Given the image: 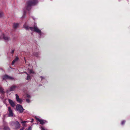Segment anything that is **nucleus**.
I'll list each match as a JSON object with an SVG mask.
<instances>
[{
  "instance_id": "f257e3e1",
  "label": "nucleus",
  "mask_w": 130,
  "mask_h": 130,
  "mask_svg": "<svg viewBox=\"0 0 130 130\" xmlns=\"http://www.w3.org/2000/svg\"><path fill=\"white\" fill-rule=\"evenodd\" d=\"M38 3V2L37 1L35 0L29 1L27 4V9L28 10H29L31 8V6L35 5Z\"/></svg>"
},
{
  "instance_id": "f03ea898",
  "label": "nucleus",
  "mask_w": 130,
  "mask_h": 130,
  "mask_svg": "<svg viewBox=\"0 0 130 130\" xmlns=\"http://www.w3.org/2000/svg\"><path fill=\"white\" fill-rule=\"evenodd\" d=\"M10 124L14 126L16 128H19L20 126V124L19 122L17 121L12 122L10 123Z\"/></svg>"
},
{
  "instance_id": "7ed1b4c3",
  "label": "nucleus",
  "mask_w": 130,
  "mask_h": 130,
  "mask_svg": "<svg viewBox=\"0 0 130 130\" xmlns=\"http://www.w3.org/2000/svg\"><path fill=\"white\" fill-rule=\"evenodd\" d=\"M31 31H33L34 30L35 31L37 32L40 35H41V30L37 26H34V28L32 27H29Z\"/></svg>"
},
{
  "instance_id": "20e7f679",
  "label": "nucleus",
  "mask_w": 130,
  "mask_h": 130,
  "mask_svg": "<svg viewBox=\"0 0 130 130\" xmlns=\"http://www.w3.org/2000/svg\"><path fill=\"white\" fill-rule=\"evenodd\" d=\"M16 109L20 113H22L23 112L24 109L21 105H17L16 106Z\"/></svg>"
},
{
  "instance_id": "39448f33",
  "label": "nucleus",
  "mask_w": 130,
  "mask_h": 130,
  "mask_svg": "<svg viewBox=\"0 0 130 130\" xmlns=\"http://www.w3.org/2000/svg\"><path fill=\"white\" fill-rule=\"evenodd\" d=\"M8 116L9 117H13V111L11 109L10 107H8Z\"/></svg>"
},
{
  "instance_id": "423d86ee",
  "label": "nucleus",
  "mask_w": 130,
  "mask_h": 130,
  "mask_svg": "<svg viewBox=\"0 0 130 130\" xmlns=\"http://www.w3.org/2000/svg\"><path fill=\"white\" fill-rule=\"evenodd\" d=\"M1 37L6 41H8L10 40V38L9 37L4 34L2 35Z\"/></svg>"
},
{
  "instance_id": "0eeeda50",
  "label": "nucleus",
  "mask_w": 130,
  "mask_h": 130,
  "mask_svg": "<svg viewBox=\"0 0 130 130\" xmlns=\"http://www.w3.org/2000/svg\"><path fill=\"white\" fill-rule=\"evenodd\" d=\"M36 120L40 122V123L41 124H43L46 122V121L41 119H40L36 117Z\"/></svg>"
},
{
  "instance_id": "6e6552de",
  "label": "nucleus",
  "mask_w": 130,
  "mask_h": 130,
  "mask_svg": "<svg viewBox=\"0 0 130 130\" xmlns=\"http://www.w3.org/2000/svg\"><path fill=\"white\" fill-rule=\"evenodd\" d=\"M3 79H10V80H12L13 79V78L11 77L10 76L8 75H6L4 76L3 77Z\"/></svg>"
},
{
  "instance_id": "1a4fd4ad",
  "label": "nucleus",
  "mask_w": 130,
  "mask_h": 130,
  "mask_svg": "<svg viewBox=\"0 0 130 130\" xmlns=\"http://www.w3.org/2000/svg\"><path fill=\"white\" fill-rule=\"evenodd\" d=\"M15 96L17 101L19 103H21L23 101L22 100L19 98V96L17 94H15Z\"/></svg>"
},
{
  "instance_id": "9d476101",
  "label": "nucleus",
  "mask_w": 130,
  "mask_h": 130,
  "mask_svg": "<svg viewBox=\"0 0 130 130\" xmlns=\"http://www.w3.org/2000/svg\"><path fill=\"white\" fill-rule=\"evenodd\" d=\"M17 87V86H13L11 87L9 89V90L7 91V92L11 91L14 90Z\"/></svg>"
},
{
  "instance_id": "9b49d317",
  "label": "nucleus",
  "mask_w": 130,
  "mask_h": 130,
  "mask_svg": "<svg viewBox=\"0 0 130 130\" xmlns=\"http://www.w3.org/2000/svg\"><path fill=\"white\" fill-rule=\"evenodd\" d=\"M8 101L11 106L12 107H13L15 106V104L12 100L10 99H9Z\"/></svg>"
},
{
  "instance_id": "f8f14e48",
  "label": "nucleus",
  "mask_w": 130,
  "mask_h": 130,
  "mask_svg": "<svg viewBox=\"0 0 130 130\" xmlns=\"http://www.w3.org/2000/svg\"><path fill=\"white\" fill-rule=\"evenodd\" d=\"M18 58L17 57H16L15 58V59H14L12 61L11 63L12 65H13L15 62L17 61H18Z\"/></svg>"
},
{
  "instance_id": "ddd939ff",
  "label": "nucleus",
  "mask_w": 130,
  "mask_h": 130,
  "mask_svg": "<svg viewBox=\"0 0 130 130\" xmlns=\"http://www.w3.org/2000/svg\"><path fill=\"white\" fill-rule=\"evenodd\" d=\"M19 26V24L17 23H14L13 24V28H17Z\"/></svg>"
},
{
  "instance_id": "4468645a",
  "label": "nucleus",
  "mask_w": 130,
  "mask_h": 130,
  "mask_svg": "<svg viewBox=\"0 0 130 130\" xmlns=\"http://www.w3.org/2000/svg\"><path fill=\"white\" fill-rule=\"evenodd\" d=\"M28 122L27 121H22L21 123L22 124L23 126L26 127V125L25 123L26 122Z\"/></svg>"
},
{
  "instance_id": "2eb2a0df",
  "label": "nucleus",
  "mask_w": 130,
  "mask_h": 130,
  "mask_svg": "<svg viewBox=\"0 0 130 130\" xmlns=\"http://www.w3.org/2000/svg\"><path fill=\"white\" fill-rule=\"evenodd\" d=\"M0 92L2 93H4V90L1 87H0Z\"/></svg>"
},
{
  "instance_id": "dca6fc26",
  "label": "nucleus",
  "mask_w": 130,
  "mask_h": 130,
  "mask_svg": "<svg viewBox=\"0 0 130 130\" xmlns=\"http://www.w3.org/2000/svg\"><path fill=\"white\" fill-rule=\"evenodd\" d=\"M30 76L28 75H27V79L28 80L30 79Z\"/></svg>"
},
{
  "instance_id": "f3484780",
  "label": "nucleus",
  "mask_w": 130,
  "mask_h": 130,
  "mask_svg": "<svg viewBox=\"0 0 130 130\" xmlns=\"http://www.w3.org/2000/svg\"><path fill=\"white\" fill-rule=\"evenodd\" d=\"M24 27L26 30H28L29 29V27L28 26L24 25Z\"/></svg>"
},
{
  "instance_id": "a211bd4d",
  "label": "nucleus",
  "mask_w": 130,
  "mask_h": 130,
  "mask_svg": "<svg viewBox=\"0 0 130 130\" xmlns=\"http://www.w3.org/2000/svg\"><path fill=\"white\" fill-rule=\"evenodd\" d=\"M29 73L30 74L31 73H32V74L34 73V72L32 70H30Z\"/></svg>"
},
{
  "instance_id": "6ab92c4d",
  "label": "nucleus",
  "mask_w": 130,
  "mask_h": 130,
  "mask_svg": "<svg viewBox=\"0 0 130 130\" xmlns=\"http://www.w3.org/2000/svg\"><path fill=\"white\" fill-rule=\"evenodd\" d=\"M3 15V14L2 12H0V17H2Z\"/></svg>"
},
{
  "instance_id": "aec40b11",
  "label": "nucleus",
  "mask_w": 130,
  "mask_h": 130,
  "mask_svg": "<svg viewBox=\"0 0 130 130\" xmlns=\"http://www.w3.org/2000/svg\"><path fill=\"white\" fill-rule=\"evenodd\" d=\"M125 122V121L124 120H123L122 121L121 123V124L122 125Z\"/></svg>"
},
{
  "instance_id": "412c9836",
  "label": "nucleus",
  "mask_w": 130,
  "mask_h": 130,
  "mask_svg": "<svg viewBox=\"0 0 130 130\" xmlns=\"http://www.w3.org/2000/svg\"><path fill=\"white\" fill-rule=\"evenodd\" d=\"M26 101L28 103H29L30 102V100L28 99H27L26 100Z\"/></svg>"
},
{
  "instance_id": "4be33fe9",
  "label": "nucleus",
  "mask_w": 130,
  "mask_h": 130,
  "mask_svg": "<svg viewBox=\"0 0 130 130\" xmlns=\"http://www.w3.org/2000/svg\"><path fill=\"white\" fill-rule=\"evenodd\" d=\"M27 97H28V98H29L30 97V95H29L28 94H27Z\"/></svg>"
},
{
  "instance_id": "5701e85b",
  "label": "nucleus",
  "mask_w": 130,
  "mask_h": 130,
  "mask_svg": "<svg viewBox=\"0 0 130 130\" xmlns=\"http://www.w3.org/2000/svg\"><path fill=\"white\" fill-rule=\"evenodd\" d=\"M34 121V119H32L31 121V122H32Z\"/></svg>"
},
{
  "instance_id": "b1692460",
  "label": "nucleus",
  "mask_w": 130,
  "mask_h": 130,
  "mask_svg": "<svg viewBox=\"0 0 130 130\" xmlns=\"http://www.w3.org/2000/svg\"><path fill=\"white\" fill-rule=\"evenodd\" d=\"M14 50H12L11 51V53H14Z\"/></svg>"
},
{
  "instance_id": "393cba45",
  "label": "nucleus",
  "mask_w": 130,
  "mask_h": 130,
  "mask_svg": "<svg viewBox=\"0 0 130 130\" xmlns=\"http://www.w3.org/2000/svg\"><path fill=\"white\" fill-rule=\"evenodd\" d=\"M24 73H25L27 75H28V74L26 72H24Z\"/></svg>"
},
{
  "instance_id": "a878e982",
  "label": "nucleus",
  "mask_w": 130,
  "mask_h": 130,
  "mask_svg": "<svg viewBox=\"0 0 130 130\" xmlns=\"http://www.w3.org/2000/svg\"><path fill=\"white\" fill-rule=\"evenodd\" d=\"M7 130H9V128L7 127Z\"/></svg>"
},
{
  "instance_id": "bb28decb",
  "label": "nucleus",
  "mask_w": 130,
  "mask_h": 130,
  "mask_svg": "<svg viewBox=\"0 0 130 130\" xmlns=\"http://www.w3.org/2000/svg\"><path fill=\"white\" fill-rule=\"evenodd\" d=\"M41 77V78L42 79V78H43V77Z\"/></svg>"
},
{
  "instance_id": "cd10ccee",
  "label": "nucleus",
  "mask_w": 130,
  "mask_h": 130,
  "mask_svg": "<svg viewBox=\"0 0 130 130\" xmlns=\"http://www.w3.org/2000/svg\"><path fill=\"white\" fill-rule=\"evenodd\" d=\"M24 59H25V61H26V60H25V58Z\"/></svg>"
}]
</instances>
